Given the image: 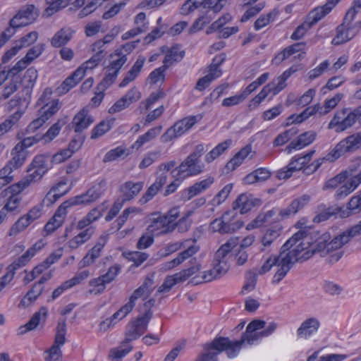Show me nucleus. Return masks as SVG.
<instances>
[{
  "instance_id": "nucleus-31",
  "label": "nucleus",
  "mask_w": 361,
  "mask_h": 361,
  "mask_svg": "<svg viewBox=\"0 0 361 361\" xmlns=\"http://www.w3.org/2000/svg\"><path fill=\"white\" fill-rule=\"evenodd\" d=\"M85 76L82 68H77L71 75H69L58 87L60 94H66L71 89L74 87Z\"/></svg>"
},
{
  "instance_id": "nucleus-11",
  "label": "nucleus",
  "mask_w": 361,
  "mask_h": 361,
  "mask_svg": "<svg viewBox=\"0 0 361 361\" xmlns=\"http://www.w3.org/2000/svg\"><path fill=\"white\" fill-rule=\"evenodd\" d=\"M243 226V222L237 219V212L234 211L225 212L220 219L211 223L212 230L222 234L235 232Z\"/></svg>"
},
{
  "instance_id": "nucleus-10",
  "label": "nucleus",
  "mask_w": 361,
  "mask_h": 361,
  "mask_svg": "<svg viewBox=\"0 0 361 361\" xmlns=\"http://www.w3.org/2000/svg\"><path fill=\"white\" fill-rule=\"evenodd\" d=\"M361 116V110L356 109L348 113L346 109L337 111L328 125V129H335L336 133H341L352 127Z\"/></svg>"
},
{
  "instance_id": "nucleus-9",
  "label": "nucleus",
  "mask_w": 361,
  "mask_h": 361,
  "mask_svg": "<svg viewBox=\"0 0 361 361\" xmlns=\"http://www.w3.org/2000/svg\"><path fill=\"white\" fill-rule=\"evenodd\" d=\"M51 91L45 90L37 103L43 104V106L38 111V117L32 121L27 127V133H34L50 117L56 114L60 109V104L58 99L44 104L47 95H51Z\"/></svg>"
},
{
  "instance_id": "nucleus-4",
  "label": "nucleus",
  "mask_w": 361,
  "mask_h": 361,
  "mask_svg": "<svg viewBox=\"0 0 361 361\" xmlns=\"http://www.w3.org/2000/svg\"><path fill=\"white\" fill-rule=\"evenodd\" d=\"M154 281L149 278H146L143 283L136 290H135L129 298V301L123 305L111 317L106 319L101 322L100 329L106 331L108 329L114 326L116 322L114 320H121L126 317L134 308L135 301L138 298L145 300L148 298L153 290Z\"/></svg>"
},
{
  "instance_id": "nucleus-34",
  "label": "nucleus",
  "mask_w": 361,
  "mask_h": 361,
  "mask_svg": "<svg viewBox=\"0 0 361 361\" xmlns=\"http://www.w3.org/2000/svg\"><path fill=\"white\" fill-rule=\"evenodd\" d=\"M104 245V242H99L91 250H90L87 255L79 262V268H84L93 264L96 259L100 256L101 251L103 249Z\"/></svg>"
},
{
  "instance_id": "nucleus-59",
  "label": "nucleus",
  "mask_w": 361,
  "mask_h": 361,
  "mask_svg": "<svg viewBox=\"0 0 361 361\" xmlns=\"http://www.w3.org/2000/svg\"><path fill=\"white\" fill-rule=\"evenodd\" d=\"M64 123L65 121L59 120L58 122L50 127L47 132L42 137V138L44 140L45 142H49L52 140L59 135Z\"/></svg>"
},
{
  "instance_id": "nucleus-58",
  "label": "nucleus",
  "mask_w": 361,
  "mask_h": 361,
  "mask_svg": "<svg viewBox=\"0 0 361 361\" xmlns=\"http://www.w3.org/2000/svg\"><path fill=\"white\" fill-rule=\"evenodd\" d=\"M92 202H93L90 199V197L89 196V194L87 192H86L85 193L82 194L80 195H78L74 197H72V198L69 199L68 200L64 202V203L67 205V207L68 208L72 206H75V205H78V204H89Z\"/></svg>"
},
{
  "instance_id": "nucleus-40",
  "label": "nucleus",
  "mask_w": 361,
  "mask_h": 361,
  "mask_svg": "<svg viewBox=\"0 0 361 361\" xmlns=\"http://www.w3.org/2000/svg\"><path fill=\"white\" fill-rule=\"evenodd\" d=\"M281 230L282 227L279 225L267 229L261 239V243L263 247L261 248V250H263L264 247L270 246L281 235Z\"/></svg>"
},
{
  "instance_id": "nucleus-8",
  "label": "nucleus",
  "mask_w": 361,
  "mask_h": 361,
  "mask_svg": "<svg viewBox=\"0 0 361 361\" xmlns=\"http://www.w3.org/2000/svg\"><path fill=\"white\" fill-rule=\"evenodd\" d=\"M355 17L354 10H348L343 23L336 28V35L332 39V44H344L355 37L361 29V21L353 22Z\"/></svg>"
},
{
  "instance_id": "nucleus-6",
  "label": "nucleus",
  "mask_w": 361,
  "mask_h": 361,
  "mask_svg": "<svg viewBox=\"0 0 361 361\" xmlns=\"http://www.w3.org/2000/svg\"><path fill=\"white\" fill-rule=\"evenodd\" d=\"M204 352L200 353L195 361H218V355L226 351L229 358L236 356L231 345V341L226 337H217L212 342L203 345Z\"/></svg>"
},
{
  "instance_id": "nucleus-41",
  "label": "nucleus",
  "mask_w": 361,
  "mask_h": 361,
  "mask_svg": "<svg viewBox=\"0 0 361 361\" xmlns=\"http://www.w3.org/2000/svg\"><path fill=\"white\" fill-rule=\"evenodd\" d=\"M318 113L319 114V104L307 107L302 113L298 115H292L288 118V123H300L307 119L310 116Z\"/></svg>"
},
{
  "instance_id": "nucleus-49",
  "label": "nucleus",
  "mask_w": 361,
  "mask_h": 361,
  "mask_svg": "<svg viewBox=\"0 0 361 361\" xmlns=\"http://www.w3.org/2000/svg\"><path fill=\"white\" fill-rule=\"evenodd\" d=\"M204 3L205 0H187L180 8V13L185 16L188 15L200 6L209 8V7L205 6Z\"/></svg>"
},
{
  "instance_id": "nucleus-47",
  "label": "nucleus",
  "mask_w": 361,
  "mask_h": 361,
  "mask_svg": "<svg viewBox=\"0 0 361 361\" xmlns=\"http://www.w3.org/2000/svg\"><path fill=\"white\" fill-rule=\"evenodd\" d=\"M181 278L178 273H176L173 275L168 276L161 286H160L158 288L157 292L161 293H167L171 290V288L176 284L183 283Z\"/></svg>"
},
{
  "instance_id": "nucleus-33",
  "label": "nucleus",
  "mask_w": 361,
  "mask_h": 361,
  "mask_svg": "<svg viewBox=\"0 0 361 361\" xmlns=\"http://www.w3.org/2000/svg\"><path fill=\"white\" fill-rule=\"evenodd\" d=\"M271 171L266 168H259L247 174L243 179L245 184L264 182L271 176Z\"/></svg>"
},
{
  "instance_id": "nucleus-13",
  "label": "nucleus",
  "mask_w": 361,
  "mask_h": 361,
  "mask_svg": "<svg viewBox=\"0 0 361 361\" xmlns=\"http://www.w3.org/2000/svg\"><path fill=\"white\" fill-rule=\"evenodd\" d=\"M152 317V310L146 312L138 316L136 319L131 321L127 325L126 330V342H130L141 336L147 329L148 324Z\"/></svg>"
},
{
  "instance_id": "nucleus-55",
  "label": "nucleus",
  "mask_w": 361,
  "mask_h": 361,
  "mask_svg": "<svg viewBox=\"0 0 361 361\" xmlns=\"http://www.w3.org/2000/svg\"><path fill=\"white\" fill-rule=\"evenodd\" d=\"M192 256H190V250H183L181 252L178 253L177 257L165 263L164 269L166 270L171 269L180 264H182L184 261L189 259Z\"/></svg>"
},
{
  "instance_id": "nucleus-32",
  "label": "nucleus",
  "mask_w": 361,
  "mask_h": 361,
  "mask_svg": "<svg viewBox=\"0 0 361 361\" xmlns=\"http://www.w3.org/2000/svg\"><path fill=\"white\" fill-rule=\"evenodd\" d=\"M75 30L65 27L59 30L51 38V44L54 47H61L66 44L73 37Z\"/></svg>"
},
{
  "instance_id": "nucleus-54",
  "label": "nucleus",
  "mask_w": 361,
  "mask_h": 361,
  "mask_svg": "<svg viewBox=\"0 0 361 361\" xmlns=\"http://www.w3.org/2000/svg\"><path fill=\"white\" fill-rule=\"evenodd\" d=\"M47 315V309L45 307H42L38 312H36L31 319L26 323L28 329H35L42 319H46Z\"/></svg>"
},
{
  "instance_id": "nucleus-42",
  "label": "nucleus",
  "mask_w": 361,
  "mask_h": 361,
  "mask_svg": "<svg viewBox=\"0 0 361 361\" xmlns=\"http://www.w3.org/2000/svg\"><path fill=\"white\" fill-rule=\"evenodd\" d=\"M214 182L213 177H208L207 178L195 183L188 188V199L200 194L201 192L207 190Z\"/></svg>"
},
{
  "instance_id": "nucleus-60",
  "label": "nucleus",
  "mask_w": 361,
  "mask_h": 361,
  "mask_svg": "<svg viewBox=\"0 0 361 361\" xmlns=\"http://www.w3.org/2000/svg\"><path fill=\"white\" fill-rule=\"evenodd\" d=\"M270 86H264L262 90L257 94L249 103L248 108L252 110L258 106V105L270 94Z\"/></svg>"
},
{
  "instance_id": "nucleus-27",
  "label": "nucleus",
  "mask_w": 361,
  "mask_h": 361,
  "mask_svg": "<svg viewBox=\"0 0 361 361\" xmlns=\"http://www.w3.org/2000/svg\"><path fill=\"white\" fill-rule=\"evenodd\" d=\"M12 187V185L3 190L1 193V195L3 197L7 198V202L4 205V207L1 210H5V214L7 215L8 212H16L19 213L18 210L19 204L20 202L21 199L18 197V195L20 192H15L12 190H10V188Z\"/></svg>"
},
{
  "instance_id": "nucleus-25",
  "label": "nucleus",
  "mask_w": 361,
  "mask_h": 361,
  "mask_svg": "<svg viewBox=\"0 0 361 361\" xmlns=\"http://www.w3.org/2000/svg\"><path fill=\"white\" fill-rule=\"evenodd\" d=\"M263 337L264 336L261 334V331H252L246 328V331L242 335L240 340L236 341H231V345L237 355L243 344L246 343L249 345H252L255 342Z\"/></svg>"
},
{
  "instance_id": "nucleus-28",
  "label": "nucleus",
  "mask_w": 361,
  "mask_h": 361,
  "mask_svg": "<svg viewBox=\"0 0 361 361\" xmlns=\"http://www.w3.org/2000/svg\"><path fill=\"white\" fill-rule=\"evenodd\" d=\"M93 122V118L88 115V110L83 108L73 117L72 125L75 132L80 133Z\"/></svg>"
},
{
  "instance_id": "nucleus-7",
  "label": "nucleus",
  "mask_w": 361,
  "mask_h": 361,
  "mask_svg": "<svg viewBox=\"0 0 361 361\" xmlns=\"http://www.w3.org/2000/svg\"><path fill=\"white\" fill-rule=\"evenodd\" d=\"M48 170L47 159L44 155H37L35 157L27 169L29 174L18 183L13 184L10 190L15 192H21L27 188L31 183L39 180Z\"/></svg>"
},
{
  "instance_id": "nucleus-43",
  "label": "nucleus",
  "mask_w": 361,
  "mask_h": 361,
  "mask_svg": "<svg viewBox=\"0 0 361 361\" xmlns=\"http://www.w3.org/2000/svg\"><path fill=\"white\" fill-rule=\"evenodd\" d=\"M132 349L133 346L125 340L118 347L111 349L109 357L112 361H119V360L129 353Z\"/></svg>"
},
{
  "instance_id": "nucleus-56",
  "label": "nucleus",
  "mask_w": 361,
  "mask_h": 361,
  "mask_svg": "<svg viewBox=\"0 0 361 361\" xmlns=\"http://www.w3.org/2000/svg\"><path fill=\"white\" fill-rule=\"evenodd\" d=\"M30 251H26L22 256L18 257L12 264H11L7 269H10L12 272L16 274V270L25 266L31 259L32 257Z\"/></svg>"
},
{
  "instance_id": "nucleus-50",
  "label": "nucleus",
  "mask_w": 361,
  "mask_h": 361,
  "mask_svg": "<svg viewBox=\"0 0 361 361\" xmlns=\"http://www.w3.org/2000/svg\"><path fill=\"white\" fill-rule=\"evenodd\" d=\"M343 97V94L342 93H338L332 98L325 100L323 106L319 105V115L324 116L327 114L337 106Z\"/></svg>"
},
{
  "instance_id": "nucleus-63",
  "label": "nucleus",
  "mask_w": 361,
  "mask_h": 361,
  "mask_svg": "<svg viewBox=\"0 0 361 361\" xmlns=\"http://www.w3.org/2000/svg\"><path fill=\"white\" fill-rule=\"evenodd\" d=\"M107 283L103 276L93 279L89 282L90 286L92 287V288L90 290V292L94 294L100 293L104 291L105 286Z\"/></svg>"
},
{
  "instance_id": "nucleus-52",
  "label": "nucleus",
  "mask_w": 361,
  "mask_h": 361,
  "mask_svg": "<svg viewBox=\"0 0 361 361\" xmlns=\"http://www.w3.org/2000/svg\"><path fill=\"white\" fill-rule=\"evenodd\" d=\"M30 224L31 222L25 215L20 216L10 228L9 235H16L25 230Z\"/></svg>"
},
{
  "instance_id": "nucleus-51",
  "label": "nucleus",
  "mask_w": 361,
  "mask_h": 361,
  "mask_svg": "<svg viewBox=\"0 0 361 361\" xmlns=\"http://www.w3.org/2000/svg\"><path fill=\"white\" fill-rule=\"evenodd\" d=\"M111 59L112 60L107 68H109L110 71H115L118 73L120 69L127 61L126 54L116 51L115 54L111 56Z\"/></svg>"
},
{
  "instance_id": "nucleus-26",
  "label": "nucleus",
  "mask_w": 361,
  "mask_h": 361,
  "mask_svg": "<svg viewBox=\"0 0 361 361\" xmlns=\"http://www.w3.org/2000/svg\"><path fill=\"white\" fill-rule=\"evenodd\" d=\"M143 182L126 181L120 187V192L122 195L121 200L130 201L136 197L143 188Z\"/></svg>"
},
{
  "instance_id": "nucleus-64",
  "label": "nucleus",
  "mask_w": 361,
  "mask_h": 361,
  "mask_svg": "<svg viewBox=\"0 0 361 361\" xmlns=\"http://www.w3.org/2000/svg\"><path fill=\"white\" fill-rule=\"evenodd\" d=\"M149 255L142 252H130L126 254V258L134 263L136 267L140 266L148 258Z\"/></svg>"
},
{
  "instance_id": "nucleus-45",
  "label": "nucleus",
  "mask_w": 361,
  "mask_h": 361,
  "mask_svg": "<svg viewBox=\"0 0 361 361\" xmlns=\"http://www.w3.org/2000/svg\"><path fill=\"white\" fill-rule=\"evenodd\" d=\"M106 181L105 179L98 180L89 190L87 192L92 202L97 201L106 190Z\"/></svg>"
},
{
  "instance_id": "nucleus-38",
  "label": "nucleus",
  "mask_w": 361,
  "mask_h": 361,
  "mask_svg": "<svg viewBox=\"0 0 361 361\" xmlns=\"http://www.w3.org/2000/svg\"><path fill=\"white\" fill-rule=\"evenodd\" d=\"M278 212L280 213V210L274 208L266 213L259 214L252 221L247 224V228L250 230L261 227L264 224L269 222Z\"/></svg>"
},
{
  "instance_id": "nucleus-61",
  "label": "nucleus",
  "mask_w": 361,
  "mask_h": 361,
  "mask_svg": "<svg viewBox=\"0 0 361 361\" xmlns=\"http://www.w3.org/2000/svg\"><path fill=\"white\" fill-rule=\"evenodd\" d=\"M340 211L339 207H330L326 208L319 212L314 217V221L316 222H321L329 219L330 217L337 214Z\"/></svg>"
},
{
  "instance_id": "nucleus-48",
  "label": "nucleus",
  "mask_w": 361,
  "mask_h": 361,
  "mask_svg": "<svg viewBox=\"0 0 361 361\" xmlns=\"http://www.w3.org/2000/svg\"><path fill=\"white\" fill-rule=\"evenodd\" d=\"M165 97L166 93L162 90H159L157 92L151 93L146 100L142 101L140 103V108L141 109V111L148 110L154 103Z\"/></svg>"
},
{
  "instance_id": "nucleus-5",
  "label": "nucleus",
  "mask_w": 361,
  "mask_h": 361,
  "mask_svg": "<svg viewBox=\"0 0 361 361\" xmlns=\"http://www.w3.org/2000/svg\"><path fill=\"white\" fill-rule=\"evenodd\" d=\"M298 250L284 249L283 246L281 247L279 259L280 262L277 265L278 269L272 279L273 284L279 283L296 262L305 261L310 258V255L308 252L301 254L298 252Z\"/></svg>"
},
{
  "instance_id": "nucleus-12",
  "label": "nucleus",
  "mask_w": 361,
  "mask_h": 361,
  "mask_svg": "<svg viewBox=\"0 0 361 361\" xmlns=\"http://www.w3.org/2000/svg\"><path fill=\"white\" fill-rule=\"evenodd\" d=\"M66 323L65 319H60L58 322L56 329L54 342L51 348L44 352L45 361H59L62 358L61 347L66 343Z\"/></svg>"
},
{
  "instance_id": "nucleus-20",
  "label": "nucleus",
  "mask_w": 361,
  "mask_h": 361,
  "mask_svg": "<svg viewBox=\"0 0 361 361\" xmlns=\"http://www.w3.org/2000/svg\"><path fill=\"white\" fill-rule=\"evenodd\" d=\"M238 244V238H231L226 243L222 245L219 250L216 252L214 257V262L220 264H226V266H229L228 260L233 257L231 251Z\"/></svg>"
},
{
  "instance_id": "nucleus-2",
  "label": "nucleus",
  "mask_w": 361,
  "mask_h": 361,
  "mask_svg": "<svg viewBox=\"0 0 361 361\" xmlns=\"http://www.w3.org/2000/svg\"><path fill=\"white\" fill-rule=\"evenodd\" d=\"M361 235V220L350 228L331 238L330 233L324 232L319 242V250L323 255H329L328 262L331 264L337 262L343 255L341 248L355 236Z\"/></svg>"
},
{
  "instance_id": "nucleus-57",
  "label": "nucleus",
  "mask_w": 361,
  "mask_h": 361,
  "mask_svg": "<svg viewBox=\"0 0 361 361\" xmlns=\"http://www.w3.org/2000/svg\"><path fill=\"white\" fill-rule=\"evenodd\" d=\"M298 133V130L292 128L289 130L280 133L274 140V146H281L290 140Z\"/></svg>"
},
{
  "instance_id": "nucleus-35",
  "label": "nucleus",
  "mask_w": 361,
  "mask_h": 361,
  "mask_svg": "<svg viewBox=\"0 0 361 361\" xmlns=\"http://www.w3.org/2000/svg\"><path fill=\"white\" fill-rule=\"evenodd\" d=\"M161 130V126L150 128L147 132L137 138V140L133 144L132 148L137 150L139 149L145 144L149 142L151 140L156 138L160 134Z\"/></svg>"
},
{
  "instance_id": "nucleus-22",
  "label": "nucleus",
  "mask_w": 361,
  "mask_h": 361,
  "mask_svg": "<svg viewBox=\"0 0 361 361\" xmlns=\"http://www.w3.org/2000/svg\"><path fill=\"white\" fill-rule=\"evenodd\" d=\"M68 208L64 202L59 206L53 217L44 226V230L47 234L54 232L63 224Z\"/></svg>"
},
{
  "instance_id": "nucleus-44",
  "label": "nucleus",
  "mask_w": 361,
  "mask_h": 361,
  "mask_svg": "<svg viewBox=\"0 0 361 361\" xmlns=\"http://www.w3.org/2000/svg\"><path fill=\"white\" fill-rule=\"evenodd\" d=\"M66 185V182H59L56 185L53 187L51 190L47 193L43 202H47V204H51L54 203L56 200H58L60 197H61L68 192L67 188H65L64 190H59L60 188L65 187Z\"/></svg>"
},
{
  "instance_id": "nucleus-62",
  "label": "nucleus",
  "mask_w": 361,
  "mask_h": 361,
  "mask_svg": "<svg viewBox=\"0 0 361 361\" xmlns=\"http://www.w3.org/2000/svg\"><path fill=\"white\" fill-rule=\"evenodd\" d=\"M278 14V11L273 10L269 12L267 15H262L255 21L254 27L255 30H259L269 24L271 20H273Z\"/></svg>"
},
{
  "instance_id": "nucleus-23",
  "label": "nucleus",
  "mask_w": 361,
  "mask_h": 361,
  "mask_svg": "<svg viewBox=\"0 0 361 361\" xmlns=\"http://www.w3.org/2000/svg\"><path fill=\"white\" fill-rule=\"evenodd\" d=\"M319 326L320 322L317 318H308L297 329V336L298 338L307 339L318 331Z\"/></svg>"
},
{
  "instance_id": "nucleus-19",
  "label": "nucleus",
  "mask_w": 361,
  "mask_h": 361,
  "mask_svg": "<svg viewBox=\"0 0 361 361\" xmlns=\"http://www.w3.org/2000/svg\"><path fill=\"white\" fill-rule=\"evenodd\" d=\"M34 6H30L26 8L21 9L10 20V26L12 28H18L31 24L36 18V13L34 12Z\"/></svg>"
},
{
  "instance_id": "nucleus-36",
  "label": "nucleus",
  "mask_w": 361,
  "mask_h": 361,
  "mask_svg": "<svg viewBox=\"0 0 361 361\" xmlns=\"http://www.w3.org/2000/svg\"><path fill=\"white\" fill-rule=\"evenodd\" d=\"M331 11L326 4L322 6H317L312 10L307 16L306 21L311 25H314Z\"/></svg>"
},
{
  "instance_id": "nucleus-53",
  "label": "nucleus",
  "mask_w": 361,
  "mask_h": 361,
  "mask_svg": "<svg viewBox=\"0 0 361 361\" xmlns=\"http://www.w3.org/2000/svg\"><path fill=\"white\" fill-rule=\"evenodd\" d=\"M11 154L13 158L8 161L10 165L12 166L15 169L20 167L24 161H25L27 152L25 150H16V147L12 149Z\"/></svg>"
},
{
  "instance_id": "nucleus-21",
  "label": "nucleus",
  "mask_w": 361,
  "mask_h": 361,
  "mask_svg": "<svg viewBox=\"0 0 361 361\" xmlns=\"http://www.w3.org/2000/svg\"><path fill=\"white\" fill-rule=\"evenodd\" d=\"M256 155V152L252 151L251 145H247L243 147L226 164V168L228 171H233L240 166L245 159H252Z\"/></svg>"
},
{
  "instance_id": "nucleus-14",
  "label": "nucleus",
  "mask_w": 361,
  "mask_h": 361,
  "mask_svg": "<svg viewBox=\"0 0 361 361\" xmlns=\"http://www.w3.org/2000/svg\"><path fill=\"white\" fill-rule=\"evenodd\" d=\"M197 122L195 116L184 118L177 121L172 127L169 128L161 136L162 142H168L177 138L190 130Z\"/></svg>"
},
{
  "instance_id": "nucleus-18",
  "label": "nucleus",
  "mask_w": 361,
  "mask_h": 361,
  "mask_svg": "<svg viewBox=\"0 0 361 361\" xmlns=\"http://www.w3.org/2000/svg\"><path fill=\"white\" fill-rule=\"evenodd\" d=\"M180 249L190 250V256H193L199 251L200 247L197 245L195 239L189 238L180 242L169 243L164 248V253L161 254V256L166 257Z\"/></svg>"
},
{
  "instance_id": "nucleus-30",
  "label": "nucleus",
  "mask_w": 361,
  "mask_h": 361,
  "mask_svg": "<svg viewBox=\"0 0 361 361\" xmlns=\"http://www.w3.org/2000/svg\"><path fill=\"white\" fill-rule=\"evenodd\" d=\"M316 133L314 131H307L300 135L297 140H293L287 146L286 149L290 152L293 149H300L309 145L314 140Z\"/></svg>"
},
{
  "instance_id": "nucleus-3",
  "label": "nucleus",
  "mask_w": 361,
  "mask_h": 361,
  "mask_svg": "<svg viewBox=\"0 0 361 361\" xmlns=\"http://www.w3.org/2000/svg\"><path fill=\"white\" fill-rule=\"evenodd\" d=\"M361 147V131L348 135L341 140L335 147L324 157L314 161L304 169V172L310 174L316 171L324 160L334 161L348 153H353Z\"/></svg>"
},
{
  "instance_id": "nucleus-1",
  "label": "nucleus",
  "mask_w": 361,
  "mask_h": 361,
  "mask_svg": "<svg viewBox=\"0 0 361 361\" xmlns=\"http://www.w3.org/2000/svg\"><path fill=\"white\" fill-rule=\"evenodd\" d=\"M306 221L302 219L296 224V227L299 231L296 232L286 243L283 245L284 249L299 250L298 252H308L310 257L315 254H319L321 257H326L327 255H323L319 251L318 245L319 240L323 236V233H320L311 226L305 225Z\"/></svg>"
},
{
  "instance_id": "nucleus-17",
  "label": "nucleus",
  "mask_w": 361,
  "mask_h": 361,
  "mask_svg": "<svg viewBox=\"0 0 361 361\" xmlns=\"http://www.w3.org/2000/svg\"><path fill=\"white\" fill-rule=\"evenodd\" d=\"M174 229V224H170V221L164 215L157 213L152 214L151 223L147 227L149 232L158 235L171 233Z\"/></svg>"
},
{
  "instance_id": "nucleus-37",
  "label": "nucleus",
  "mask_w": 361,
  "mask_h": 361,
  "mask_svg": "<svg viewBox=\"0 0 361 361\" xmlns=\"http://www.w3.org/2000/svg\"><path fill=\"white\" fill-rule=\"evenodd\" d=\"M185 56V51L181 50L180 46L176 45L170 48L166 53L163 63L169 67L176 62L180 61Z\"/></svg>"
},
{
  "instance_id": "nucleus-46",
  "label": "nucleus",
  "mask_w": 361,
  "mask_h": 361,
  "mask_svg": "<svg viewBox=\"0 0 361 361\" xmlns=\"http://www.w3.org/2000/svg\"><path fill=\"white\" fill-rule=\"evenodd\" d=\"M114 123L113 119L101 121L92 130L91 138L97 139L102 136L112 128Z\"/></svg>"
},
{
  "instance_id": "nucleus-39",
  "label": "nucleus",
  "mask_w": 361,
  "mask_h": 361,
  "mask_svg": "<svg viewBox=\"0 0 361 361\" xmlns=\"http://www.w3.org/2000/svg\"><path fill=\"white\" fill-rule=\"evenodd\" d=\"M254 205L253 200L245 194H241L233 203L232 211L236 212L239 209L240 214H245L251 210Z\"/></svg>"
},
{
  "instance_id": "nucleus-15",
  "label": "nucleus",
  "mask_w": 361,
  "mask_h": 361,
  "mask_svg": "<svg viewBox=\"0 0 361 361\" xmlns=\"http://www.w3.org/2000/svg\"><path fill=\"white\" fill-rule=\"evenodd\" d=\"M199 161L188 156L171 173L173 176L185 179L190 176H197L203 171V166Z\"/></svg>"
},
{
  "instance_id": "nucleus-24",
  "label": "nucleus",
  "mask_w": 361,
  "mask_h": 361,
  "mask_svg": "<svg viewBox=\"0 0 361 361\" xmlns=\"http://www.w3.org/2000/svg\"><path fill=\"white\" fill-rule=\"evenodd\" d=\"M311 197L309 195H303L301 197L293 200L290 205L285 209L280 210L281 219H285L295 214L298 211L304 208L310 201Z\"/></svg>"
},
{
  "instance_id": "nucleus-29",
  "label": "nucleus",
  "mask_w": 361,
  "mask_h": 361,
  "mask_svg": "<svg viewBox=\"0 0 361 361\" xmlns=\"http://www.w3.org/2000/svg\"><path fill=\"white\" fill-rule=\"evenodd\" d=\"M229 269V266H226V264H223L222 266L213 261V268L202 273V281H197L195 283L202 282H209L212 280H215L221 278L224 275Z\"/></svg>"
},
{
  "instance_id": "nucleus-16",
  "label": "nucleus",
  "mask_w": 361,
  "mask_h": 361,
  "mask_svg": "<svg viewBox=\"0 0 361 361\" xmlns=\"http://www.w3.org/2000/svg\"><path fill=\"white\" fill-rule=\"evenodd\" d=\"M314 153V151L312 150L302 157H293L286 167L278 171V178L279 179H287L292 176L293 172L304 169L305 164L310 162Z\"/></svg>"
}]
</instances>
